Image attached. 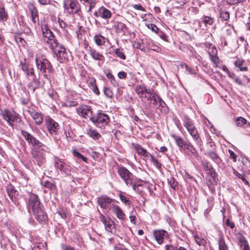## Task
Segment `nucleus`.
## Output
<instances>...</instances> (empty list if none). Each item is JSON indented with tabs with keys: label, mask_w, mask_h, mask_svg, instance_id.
<instances>
[{
	"label": "nucleus",
	"mask_w": 250,
	"mask_h": 250,
	"mask_svg": "<svg viewBox=\"0 0 250 250\" xmlns=\"http://www.w3.org/2000/svg\"><path fill=\"white\" fill-rule=\"evenodd\" d=\"M134 146L137 153L143 156L145 158H148L151 155L150 153L142 147L139 145L135 144L134 145Z\"/></svg>",
	"instance_id": "7c9ffc66"
},
{
	"label": "nucleus",
	"mask_w": 250,
	"mask_h": 250,
	"mask_svg": "<svg viewBox=\"0 0 250 250\" xmlns=\"http://www.w3.org/2000/svg\"><path fill=\"white\" fill-rule=\"evenodd\" d=\"M42 32L44 41L50 45V48L52 47V45L54 46L58 44L59 42L56 39L52 31L46 25L42 27Z\"/></svg>",
	"instance_id": "0eeeda50"
},
{
	"label": "nucleus",
	"mask_w": 250,
	"mask_h": 250,
	"mask_svg": "<svg viewBox=\"0 0 250 250\" xmlns=\"http://www.w3.org/2000/svg\"><path fill=\"white\" fill-rule=\"evenodd\" d=\"M6 190L7 194L11 200V201L17 206L19 205V202L18 201V198L17 197V195L18 194V192L15 189L14 187L11 185H9L6 188Z\"/></svg>",
	"instance_id": "f3484780"
},
{
	"label": "nucleus",
	"mask_w": 250,
	"mask_h": 250,
	"mask_svg": "<svg viewBox=\"0 0 250 250\" xmlns=\"http://www.w3.org/2000/svg\"><path fill=\"white\" fill-rule=\"evenodd\" d=\"M181 66L183 67H185V68L186 69V72L188 74H195V72H194V70H193L192 69H191V68H190L186 64L184 63V64H182Z\"/></svg>",
	"instance_id": "864d4df0"
},
{
	"label": "nucleus",
	"mask_w": 250,
	"mask_h": 250,
	"mask_svg": "<svg viewBox=\"0 0 250 250\" xmlns=\"http://www.w3.org/2000/svg\"><path fill=\"white\" fill-rule=\"evenodd\" d=\"M63 7L67 13L74 14L80 10V5L77 0H63Z\"/></svg>",
	"instance_id": "39448f33"
},
{
	"label": "nucleus",
	"mask_w": 250,
	"mask_h": 250,
	"mask_svg": "<svg viewBox=\"0 0 250 250\" xmlns=\"http://www.w3.org/2000/svg\"><path fill=\"white\" fill-rule=\"evenodd\" d=\"M247 122V121L246 119L239 117L236 120L235 124L237 126H242L244 125H246Z\"/></svg>",
	"instance_id": "37998d69"
},
{
	"label": "nucleus",
	"mask_w": 250,
	"mask_h": 250,
	"mask_svg": "<svg viewBox=\"0 0 250 250\" xmlns=\"http://www.w3.org/2000/svg\"><path fill=\"white\" fill-rule=\"evenodd\" d=\"M46 123L49 132L52 134H56L59 129L58 124L49 117L46 119Z\"/></svg>",
	"instance_id": "6ab92c4d"
},
{
	"label": "nucleus",
	"mask_w": 250,
	"mask_h": 250,
	"mask_svg": "<svg viewBox=\"0 0 250 250\" xmlns=\"http://www.w3.org/2000/svg\"><path fill=\"white\" fill-rule=\"evenodd\" d=\"M44 186L50 189L53 190L56 188V186L54 184L49 181H46L44 183Z\"/></svg>",
	"instance_id": "8fccbe9b"
},
{
	"label": "nucleus",
	"mask_w": 250,
	"mask_h": 250,
	"mask_svg": "<svg viewBox=\"0 0 250 250\" xmlns=\"http://www.w3.org/2000/svg\"><path fill=\"white\" fill-rule=\"evenodd\" d=\"M114 250H127L123 246L120 244L115 245L114 247Z\"/></svg>",
	"instance_id": "69168bd1"
},
{
	"label": "nucleus",
	"mask_w": 250,
	"mask_h": 250,
	"mask_svg": "<svg viewBox=\"0 0 250 250\" xmlns=\"http://www.w3.org/2000/svg\"><path fill=\"white\" fill-rule=\"evenodd\" d=\"M205 45L206 50L209 56L210 61L213 63L215 67H217L219 59L217 56V50L216 47L209 42H206Z\"/></svg>",
	"instance_id": "423d86ee"
},
{
	"label": "nucleus",
	"mask_w": 250,
	"mask_h": 250,
	"mask_svg": "<svg viewBox=\"0 0 250 250\" xmlns=\"http://www.w3.org/2000/svg\"><path fill=\"white\" fill-rule=\"evenodd\" d=\"M203 166L206 171L212 168L211 165L207 161L203 162Z\"/></svg>",
	"instance_id": "13d9d810"
},
{
	"label": "nucleus",
	"mask_w": 250,
	"mask_h": 250,
	"mask_svg": "<svg viewBox=\"0 0 250 250\" xmlns=\"http://www.w3.org/2000/svg\"><path fill=\"white\" fill-rule=\"evenodd\" d=\"M104 93L108 97H111L113 95L112 91L108 87L104 88Z\"/></svg>",
	"instance_id": "680f3d73"
},
{
	"label": "nucleus",
	"mask_w": 250,
	"mask_h": 250,
	"mask_svg": "<svg viewBox=\"0 0 250 250\" xmlns=\"http://www.w3.org/2000/svg\"><path fill=\"white\" fill-rule=\"evenodd\" d=\"M58 213L62 219L66 220L67 215L64 209L62 208L61 210L58 211Z\"/></svg>",
	"instance_id": "052dcab7"
},
{
	"label": "nucleus",
	"mask_w": 250,
	"mask_h": 250,
	"mask_svg": "<svg viewBox=\"0 0 250 250\" xmlns=\"http://www.w3.org/2000/svg\"><path fill=\"white\" fill-rule=\"evenodd\" d=\"M77 111L79 115L83 118L92 117V111L90 108L87 106L79 107L77 109Z\"/></svg>",
	"instance_id": "5701e85b"
},
{
	"label": "nucleus",
	"mask_w": 250,
	"mask_h": 250,
	"mask_svg": "<svg viewBox=\"0 0 250 250\" xmlns=\"http://www.w3.org/2000/svg\"><path fill=\"white\" fill-rule=\"evenodd\" d=\"M28 209L29 212H33L38 208L42 207L39 198L35 194H31L28 199Z\"/></svg>",
	"instance_id": "1a4fd4ad"
},
{
	"label": "nucleus",
	"mask_w": 250,
	"mask_h": 250,
	"mask_svg": "<svg viewBox=\"0 0 250 250\" xmlns=\"http://www.w3.org/2000/svg\"><path fill=\"white\" fill-rule=\"evenodd\" d=\"M186 149L188 150L191 155L194 157H197L198 156V153L197 150L190 142H188V145L187 146Z\"/></svg>",
	"instance_id": "e433bc0d"
},
{
	"label": "nucleus",
	"mask_w": 250,
	"mask_h": 250,
	"mask_svg": "<svg viewBox=\"0 0 250 250\" xmlns=\"http://www.w3.org/2000/svg\"><path fill=\"white\" fill-rule=\"evenodd\" d=\"M183 125L196 144L201 146L202 143V140L198 129L195 127L193 122L190 119L187 118L184 120Z\"/></svg>",
	"instance_id": "f03ea898"
},
{
	"label": "nucleus",
	"mask_w": 250,
	"mask_h": 250,
	"mask_svg": "<svg viewBox=\"0 0 250 250\" xmlns=\"http://www.w3.org/2000/svg\"><path fill=\"white\" fill-rule=\"evenodd\" d=\"M50 49L54 52L58 61L60 63H64L66 61L68 57L67 53L65 48L62 44L59 42L56 45H52V47Z\"/></svg>",
	"instance_id": "20e7f679"
},
{
	"label": "nucleus",
	"mask_w": 250,
	"mask_h": 250,
	"mask_svg": "<svg viewBox=\"0 0 250 250\" xmlns=\"http://www.w3.org/2000/svg\"><path fill=\"white\" fill-rule=\"evenodd\" d=\"M35 62L38 70L47 78L53 71L52 66L50 62L42 56V58L36 57Z\"/></svg>",
	"instance_id": "f257e3e1"
},
{
	"label": "nucleus",
	"mask_w": 250,
	"mask_h": 250,
	"mask_svg": "<svg viewBox=\"0 0 250 250\" xmlns=\"http://www.w3.org/2000/svg\"><path fill=\"white\" fill-rule=\"evenodd\" d=\"M73 153L75 156H76L78 158L82 159L84 162H86L87 158L85 157H84V156H83L82 154H81L80 153L78 152L77 151L74 150L73 151Z\"/></svg>",
	"instance_id": "5fc2aeb1"
},
{
	"label": "nucleus",
	"mask_w": 250,
	"mask_h": 250,
	"mask_svg": "<svg viewBox=\"0 0 250 250\" xmlns=\"http://www.w3.org/2000/svg\"><path fill=\"white\" fill-rule=\"evenodd\" d=\"M111 209L113 212L116 214V216L118 219L122 220L123 219L125 216V214L119 206L114 205L113 206Z\"/></svg>",
	"instance_id": "c756f323"
},
{
	"label": "nucleus",
	"mask_w": 250,
	"mask_h": 250,
	"mask_svg": "<svg viewBox=\"0 0 250 250\" xmlns=\"http://www.w3.org/2000/svg\"><path fill=\"white\" fill-rule=\"evenodd\" d=\"M107 77L111 81V83L114 87H116L118 85V83L115 80L114 76L110 73L106 74Z\"/></svg>",
	"instance_id": "de8ad7c7"
},
{
	"label": "nucleus",
	"mask_w": 250,
	"mask_h": 250,
	"mask_svg": "<svg viewBox=\"0 0 250 250\" xmlns=\"http://www.w3.org/2000/svg\"><path fill=\"white\" fill-rule=\"evenodd\" d=\"M150 91V89L146 88L144 84L137 85L135 89V91L142 101H144V98L146 97V95L149 94Z\"/></svg>",
	"instance_id": "a211bd4d"
},
{
	"label": "nucleus",
	"mask_w": 250,
	"mask_h": 250,
	"mask_svg": "<svg viewBox=\"0 0 250 250\" xmlns=\"http://www.w3.org/2000/svg\"><path fill=\"white\" fill-rule=\"evenodd\" d=\"M43 207L32 212L36 220L42 224H46L48 221V216L43 209Z\"/></svg>",
	"instance_id": "ddd939ff"
},
{
	"label": "nucleus",
	"mask_w": 250,
	"mask_h": 250,
	"mask_svg": "<svg viewBox=\"0 0 250 250\" xmlns=\"http://www.w3.org/2000/svg\"><path fill=\"white\" fill-rule=\"evenodd\" d=\"M28 8L31 15L32 20L33 23L39 24V19L38 17V12L35 5L31 3L28 4Z\"/></svg>",
	"instance_id": "412c9836"
},
{
	"label": "nucleus",
	"mask_w": 250,
	"mask_h": 250,
	"mask_svg": "<svg viewBox=\"0 0 250 250\" xmlns=\"http://www.w3.org/2000/svg\"><path fill=\"white\" fill-rule=\"evenodd\" d=\"M94 16L96 17L108 19L111 17V13L105 7H101L98 11L95 12Z\"/></svg>",
	"instance_id": "aec40b11"
},
{
	"label": "nucleus",
	"mask_w": 250,
	"mask_h": 250,
	"mask_svg": "<svg viewBox=\"0 0 250 250\" xmlns=\"http://www.w3.org/2000/svg\"><path fill=\"white\" fill-rule=\"evenodd\" d=\"M112 199L107 196H101L98 198L97 202L101 208L108 210L111 209L113 206L114 205L112 204Z\"/></svg>",
	"instance_id": "4468645a"
},
{
	"label": "nucleus",
	"mask_w": 250,
	"mask_h": 250,
	"mask_svg": "<svg viewBox=\"0 0 250 250\" xmlns=\"http://www.w3.org/2000/svg\"><path fill=\"white\" fill-rule=\"evenodd\" d=\"M61 248L62 250H75L73 248L65 244H62Z\"/></svg>",
	"instance_id": "338daca9"
},
{
	"label": "nucleus",
	"mask_w": 250,
	"mask_h": 250,
	"mask_svg": "<svg viewBox=\"0 0 250 250\" xmlns=\"http://www.w3.org/2000/svg\"><path fill=\"white\" fill-rule=\"evenodd\" d=\"M147 27L156 33L159 32V29L154 24L149 23L147 25Z\"/></svg>",
	"instance_id": "603ef678"
},
{
	"label": "nucleus",
	"mask_w": 250,
	"mask_h": 250,
	"mask_svg": "<svg viewBox=\"0 0 250 250\" xmlns=\"http://www.w3.org/2000/svg\"><path fill=\"white\" fill-rule=\"evenodd\" d=\"M0 115L11 126H13V123L16 121L18 118V114L16 113L11 112L6 109L1 110Z\"/></svg>",
	"instance_id": "9b49d317"
},
{
	"label": "nucleus",
	"mask_w": 250,
	"mask_h": 250,
	"mask_svg": "<svg viewBox=\"0 0 250 250\" xmlns=\"http://www.w3.org/2000/svg\"><path fill=\"white\" fill-rule=\"evenodd\" d=\"M90 120L97 127L104 129L108 124L110 119L107 114L99 112L96 115L91 117Z\"/></svg>",
	"instance_id": "7ed1b4c3"
},
{
	"label": "nucleus",
	"mask_w": 250,
	"mask_h": 250,
	"mask_svg": "<svg viewBox=\"0 0 250 250\" xmlns=\"http://www.w3.org/2000/svg\"><path fill=\"white\" fill-rule=\"evenodd\" d=\"M219 250H229L224 240L220 238L218 240Z\"/></svg>",
	"instance_id": "c03bdc74"
},
{
	"label": "nucleus",
	"mask_w": 250,
	"mask_h": 250,
	"mask_svg": "<svg viewBox=\"0 0 250 250\" xmlns=\"http://www.w3.org/2000/svg\"><path fill=\"white\" fill-rule=\"evenodd\" d=\"M115 28L118 33H125L127 29L125 24L121 22H118L115 25Z\"/></svg>",
	"instance_id": "c9c22d12"
},
{
	"label": "nucleus",
	"mask_w": 250,
	"mask_h": 250,
	"mask_svg": "<svg viewBox=\"0 0 250 250\" xmlns=\"http://www.w3.org/2000/svg\"><path fill=\"white\" fill-rule=\"evenodd\" d=\"M115 54L116 55L119 57L120 58L125 60V56L124 55V53L122 51V50L120 49V48H117L115 50Z\"/></svg>",
	"instance_id": "09e8293b"
},
{
	"label": "nucleus",
	"mask_w": 250,
	"mask_h": 250,
	"mask_svg": "<svg viewBox=\"0 0 250 250\" xmlns=\"http://www.w3.org/2000/svg\"><path fill=\"white\" fill-rule=\"evenodd\" d=\"M55 167L59 169L66 176H69L71 174V167L60 159L55 162Z\"/></svg>",
	"instance_id": "2eb2a0df"
},
{
	"label": "nucleus",
	"mask_w": 250,
	"mask_h": 250,
	"mask_svg": "<svg viewBox=\"0 0 250 250\" xmlns=\"http://www.w3.org/2000/svg\"><path fill=\"white\" fill-rule=\"evenodd\" d=\"M229 155H230L229 158L230 159H232L234 162H235L236 161V158H237L236 155L234 153V152L233 151H232L230 149L229 150Z\"/></svg>",
	"instance_id": "e2e57ef3"
},
{
	"label": "nucleus",
	"mask_w": 250,
	"mask_h": 250,
	"mask_svg": "<svg viewBox=\"0 0 250 250\" xmlns=\"http://www.w3.org/2000/svg\"><path fill=\"white\" fill-rule=\"evenodd\" d=\"M104 38L101 35H96L94 37V40L95 43L99 46L104 45Z\"/></svg>",
	"instance_id": "4c0bfd02"
},
{
	"label": "nucleus",
	"mask_w": 250,
	"mask_h": 250,
	"mask_svg": "<svg viewBox=\"0 0 250 250\" xmlns=\"http://www.w3.org/2000/svg\"><path fill=\"white\" fill-rule=\"evenodd\" d=\"M163 104H165V102L162 100L160 97L157 94L147 106L149 107L152 106L155 108H160V106H163Z\"/></svg>",
	"instance_id": "b1692460"
},
{
	"label": "nucleus",
	"mask_w": 250,
	"mask_h": 250,
	"mask_svg": "<svg viewBox=\"0 0 250 250\" xmlns=\"http://www.w3.org/2000/svg\"><path fill=\"white\" fill-rule=\"evenodd\" d=\"M213 19L210 17L205 16L203 20L204 22L206 24L211 25L213 22Z\"/></svg>",
	"instance_id": "4d7b16f0"
},
{
	"label": "nucleus",
	"mask_w": 250,
	"mask_h": 250,
	"mask_svg": "<svg viewBox=\"0 0 250 250\" xmlns=\"http://www.w3.org/2000/svg\"><path fill=\"white\" fill-rule=\"evenodd\" d=\"M120 200L126 205H130V201L124 195L120 194L119 195Z\"/></svg>",
	"instance_id": "6e6d98bb"
},
{
	"label": "nucleus",
	"mask_w": 250,
	"mask_h": 250,
	"mask_svg": "<svg viewBox=\"0 0 250 250\" xmlns=\"http://www.w3.org/2000/svg\"><path fill=\"white\" fill-rule=\"evenodd\" d=\"M26 75L27 76H31L32 77H33V78L36 77L34 69L33 67L30 66V67L26 73Z\"/></svg>",
	"instance_id": "bf43d9fd"
},
{
	"label": "nucleus",
	"mask_w": 250,
	"mask_h": 250,
	"mask_svg": "<svg viewBox=\"0 0 250 250\" xmlns=\"http://www.w3.org/2000/svg\"><path fill=\"white\" fill-rule=\"evenodd\" d=\"M21 134L29 144L32 145L37 149H40L42 147L45 146L40 141L26 131L21 130Z\"/></svg>",
	"instance_id": "9d476101"
},
{
	"label": "nucleus",
	"mask_w": 250,
	"mask_h": 250,
	"mask_svg": "<svg viewBox=\"0 0 250 250\" xmlns=\"http://www.w3.org/2000/svg\"><path fill=\"white\" fill-rule=\"evenodd\" d=\"M153 235L157 242L160 245L162 244L165 238L168 236L167 232L163 229L154 230Z\"/></svg>",
	"instance_id": "dca6fc26"
},
{
	"label": "nucleus",
	"mask_w": 250,
	"mask_h": 250,
	"mask_svg": "<svg viewBox=\"0 0 250 250\" xmlns=\"http://www.w3.org/2000/svg\"><path fill=\"white\" fill-rule=\"evenodd\" d=\"M156 95L157 94L155 92L150 90L149 92V94H147L146 95V97H145L144 98V100L145 99H146L149 104L150 103V102L152 101V99H153V98L155 97Z\"/></svg>",
	"instance_id": "a19ab883"
},
{
	"label": "nucleus",
	"mask_w": 250,
	"mask_h": 250,
	"mask_svg": "<svg viewBox=\"0 0 250 250\" xmlns=\"http://www.w3.org/2000/svg\"><path fill=\"white\" fill-rule=\"evenodd\" d=\"M21 70L26 74L29 67H30V65L29 64L27 63L26 62V60L25 59L24 60V62H21Z\"/></svg>",
	"instance_id": "49530a36"
},
{
	"label": "nucleus",
	"mask_w": 250,
	"mask_h": 250,
	"mask_svg": "<svg viewBox=\"0 0 250 250\" xmlns=\"http://www.w3.org/2000/svg\"><path fill=\"white\" fill-rule=\"evenodd\" d=\"M118 173L127 186L132 184L134 176L126 167H119L118 169Z\"/></svg>",
	"instance_id": "6e6552de"
},
{
	"label": "nucleus",
	"mask_w": 250,
	"mask_h": 250,
	"mask_svg": "<svg viewBox=\"0 0 250 250\" xmlns=\"http://www.w3.org/2000/svg\"><path fill=\"white\" fill-rule=\"evenodd\" d=\"M89 54L91 57L95 61H104V57L99 52L95 49H90L89 51Z\"/></svg>",
	"instance_id": "bb28decb"
},
{
	"label": "nucleus",
	"mask_w": 250,
	"mask_h": 250,
	"mask_svg": "<svg viewBox=\"0 0 250 250\" xmlns=\"http://www.w3.org/2000/svg\"><path fill=\"white\" fill-rule=\"evenodd\" d=\"M169 184L171 186V187L175 189V187L177 186V182H175V180L173 178H172L170 179L169 181Z\"/></svg>",
	"instance_id": "0e129e2a"
},
{
	"label": "nucleus",
	"mask_w": 250,
	"mask_h": 250,
	"mask_svg": "<svg viewBox=\"0 0 250 250\" xmlns=\"http://www.w3.org/2000/svg\"><path fill=\"white\" fill-rule=\"evenodd\" d=\"M149 157L150 158L151 161L157 168H161V164L157 160L155 159L151 154Z\"/></svg>",
	"instance_id": "3c124183"
},
{
	"label": "nucleus",
	"mask_w": 250,
	"mask_h": 250,
	"mask_svg": "<svg viewBox=\"0 0 250 250\" xmlns=\"http://www.w3.org/2000/svg\"><path fill=\"white\" fill-rule=\"evenodd\" d=\"M196 243L199 246H205L206 244V240L202 237H199L197 235H194Z\"/></svg>",
	"instance_id": "79ce46f5"
},
{
	"label": "nucleus",
	"mask_w": 250,
	"mask_h": 250,
	"mask_svg": "<svg viewBox=\"0 0 250 250\" xmlns=\"http://www.w3.org/2000/svg\"><path fill=\"white\" fill-rule=\"evenodd\" d=\"M207 154L217 164H219L221 162L222 160L216 152L209 151L208 152Z\"/></svg>",
	"instance_id": "473e14b6"
},
{
	"label": "nucleus",
	"mask_w": 250,
	"mask_h": 250,
	"mask_svg": "<svg viewBox=\"0 0 250 250\" xmlns=\"http://www.w3.org/2000/svg\"><path fill=\"white\" fill-rule=\"evenodd\" d=\"M234 64L240 71H247L248 70V66L245 64V61L242 58H238L234 62Z\"/></svg>",
	"instance_id": "393cba45"
},
{
	"label": "nucleus",
	"mask_w": 250,
	"mask_h": 250,
	"mask_svg": "<svg viewBox=\"0 0 250 250\" xmlns=\"http://www.w3.org/2000/svg\"><path fill=\"white\" fill-rule=\"evenodd\" d=\"M220 17L223 21H228L229 19V13L228 11L221 10L220 12Z\"/></svg>",
	"instance_id": "a18cd8bd"
},
{
	"label": "nucleus",
	"mask_w": 250,
	"mask_h": 250,
	"mask_svg": "<svg viewBox=\"0 0 250 250\" xmlns=\"http://www.w3.org/2000/svg\"><path fill=\"white\" fill-rule=\"evenodd\" d=\"M172 137L174 139L176 145L180 149L186 150V148L188 145V142H186L181 137L175 135H173Z\"/></svg>",
	"instance_id": "a878e982"
},
{
	"label": "nucleus",
	"mask_w": 250,
	"mask_h": 250,
	"mask_svg": "<svg viewBox=\"0 0 250 250\" xmlns=\"http://www.w3.org/2000/svg\"><path fill=\"white\" fill-rule=\"evenodd\" d=\"M34 83L36 84H37L39 83V80L36 78H34L32 82H29L27 86L30 89L32 93H34L36 88L38 87V85L36 86H33V83Z\"/></svg>",
	"instance_id": "58836bf2"
},
{
	"label": "nucleus",
	"mask_w": 250,
	"mask_h": 250,
	"mask_svg": "<svg viewBox=\"0 0 250 250\" xmlns=\"http://www.w3.org/2000/svg\"><path fill=\"white\" fill-rule=\"evenodd\" d=\"M8 18V15L4 5L1 3L0 4V21H5Z\"/></svg>",
	"instance_id": "2f4dec72"
},
{
	"label": "nucleus",
	"mask_w": 250,
	"mask_h": 250,
	"mask_svg": "<svg viewBox=\"0 0 250 250\" xmlns=\"http://www.w3.org/2000/svg\"><path fill=\"white\" fill-rule=\"evenodd\" d=\"M239 241L240 246L241 247H243V250H250V247L249 245L248 241L244 236H241L239 238Z\"/></svg>",
	"instance_id": "72a5a7b5"
},
{
	"label": "nucleus",
	"mask_w": 250,
	"mask_h": 250,
	"mask_svg": "<svg viewBox=\"0 0 250 250\" xmlns=\"http://www.w3.org/2000/svg\"><path fill=\"white\" fill-rule=\"evenodd\" d=\"M28 112L36 125H41L42 124L43 115L41 113L38 112L33 109L28 110Z\"/></svg>",
	"instance_id": "4be33fe9"
},
{
	"label": "nucleus",
	"mask_w": 250,
	"mask_h": 250,
	"mask_svg": "<svg viewBox=\"0 0 250 250\" xmlns=\"http://www.w3.org/2000/svg\"><path fill=\"white\" fill-rule=\"evenodd\" d=\"M104 226L105 229L110 232H112V230L114 229V222L110 220H108Z\"/></svg>",
	"instance_id": "ea45409f"
},
{
	"label": "nucleus",
	"mask_w": 250,
	"mask_h": 250,
	"mask_svg": "<svg viewBox=\"0 0 250 250\" xmlns=\"http://www.w3.org/2000/svg\"><path fill=\"white\" fill-rule=\"evenodd\" d=\"M87 83L95 94L98 95L100 94L99 90L96 84V80L94 78H89L87 80Z\"/></svg>",
	"instance_id": "cd10ccee"
},
{
	"label": "nucleus",
	"mask_w": 250,
	"mask_h": 250,
	"mask_svg": "<svg viewBox=\"0 0 250 250\" xmlns=\"http://www.w3.org/2000/svg\"><path fill=\"white\" fill-rule=\"evenodd\" d=\"M118 76L120 79H125L127 77V74L124 71H120L118 73Z\"/></svg>",
	"instance_id": "774afa93"
},
{
	"label": "nucleus",
	"mask_w": 250,
	"mask_h": 250,
	"mask_svg": "<svg viewBox=\"0 0 250 250\" xmlns=\"http://www.w3.org/2000/svg\"><path fill=\"white\" fill-rule=\"evenodd\" d=\"M33 158V162L39 167H42L45 163L46 160L44 154L40 151V149L33 150L31 152Z\"/></svg>",
	"instance_id": "f8f14e48"
},
{
	"label": "nucleus",
	"mask_w": 250,
	"mask_h": 250,
	"mask_svg": "<svg viewBox=\"0 0 250 250\" xmlns=\"http://www.w3.org/2000/svg\"><path fill=\"white\" fill-rule=\"evenodd\" d=\"M86 134L94 140H98L101 135L95 129L92 128H88L86 130Z\"/></svg>",
	"instance_id": "c85d7f7f"
},
{
	"label": "nucleus",
	"mask_w": 250,
	"mask_h": 250,
	"mask_svg": "<svg viewBox=\"0 0 250 250\" xmlns=\"http://www.w3.org/2000/svg\"><path fill=\"white\" fill-rule=\"evenodd\" d=\"M206 173L208 178L211 182H213L215 181L216 174L213 167L209 170H207Z\"/></svg>",
	"instance_id": "f704fd0d"
}]
</instances>
